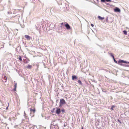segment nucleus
Here are the masks:
<instances>
[{
  "label": "nucleus",
  "instance_id": "nucleus-1",
  "mask_svg": "<svg viewBox=\"0 0 129 129\" xmlns=\"http://www.w3.org/2000/svg\"><path fill=\"white\" fill-rule=\"evenodd\" d=\"M125 63H127V62L121 59L119 60L118 62V64L122 66L124 65V64Z\"/></svg>",
  "mask_w": 129,
  "mask_h": 129
},
{
  "label": "nucleus",
  "instance_id": "nucleus-2",
  "mask_svg": "<svg viewBox=\"0 0 129 129\" xmlns=\"http://www.w3.org/2000/svg\"><path fill=\"white\" fill-rule=\"evenodd\" d=\"M60 106H61L62 105L65 104L66 103V102L64 99H60Z\"/></svg>",
  "mask_w": 129,
  "mask_h": 129
},
{
  "label": "nucleus",
  "instance_id": "nucleus-3",
  "mask_svg": "<svg viewBox=\"0 0 129 129\" xmlns=\"http://www.w3.org/2000/svg\"><path fill=\"white\" fill-rule=\"evenodd\" d=\"M64 23L65 24V26L67 29H70V26L67 23L65 22Z\"/></svg>",
  "mask_w": 129,
  "mask_h": 129
},
{
  "label": "nucleus",
  "instance_id": "nucleus-4",
  "mask_svg": "<svg viewBox=\"0 0 129 129\" xmlns=\"http://www.w3.org/2000/svg\"><path fill=\"white\" fill-rule=\"evenodd\" d=\"M57 110L56 111V113L58 114H59L60 112V109L59 108H56Z\"/></svg>",
  "mask_w": 129,
  "mask_h": 129
},
{
  "label": "nucleus",
  "instance_id": "nucleus-5",
  "mask_svg": "<svg viewBox=\"0 0 129 129\" xmlns=\"http://www.w3.org/2000/svg\"><path fill=\"white\" fill-rule=\"evenodd\" d=\"M114 11L115 12H119L120 11V10L118 8H116L114 10Z\"/></svg>",
  "mask_w": 129,
  "mask_h": 129
},
{
  "label": "nucleus",
  "instance_id": "nucleus-6",
  "mask_svg": "<svg viewBox=\"0 0 129 129\" xmlns=\"http://www.w3.org/2000/svg\"><path fill=\"white\" fill-rule=\"evenodd\" d=\"M3 81L4 82H6L7 81V77L5 76H4L3 78Z\"/></svg>",
  "mask_w": 129,
  "mask_h": 129
},
{
  "label": "nucleus",
  "instance_id": "nucleus-7",
  "mask_svg": "<svg viewBox=\"0 0 129 129\" xmlns=\"http://www.w3.org/2000/svg\"><path fill=\"white\" fill-rule=\"evenodd\" d=\"M25 37L27 40H30V37L28 35H25Z\"/></svg>",
  "mask_w": 129,
  "mask_h": 129
},
{
  "label": "nucleus",
  "instance_id": "nucleus-8",
  "mask_svg": "<svg viewBox=\"0 0 129 129\" xmlns=\"http://www.w3.org/2000/svg\"><path fill=\"white\" fill-rule=\"evenodd\" d=\"M98 18L100 20H102L104 19L105 18L104 17H102L100 16H98Z\"/></svg>",
  "mask_w": 129,
  "mask_h": 129
},
{
  "label": "nucleus",
  "instance_id": "nucleus-9",
  "mask_svg": "<svg viewBox=\"0 0 129 129\" xmlns=\"http://www.w3.org/2000/svg\"><path fill=\"white\" fill-rule=\"evenodd\" d=\"M77 78V77L76 76L74 75L72 76V80H74L75 79H76Z\"/></svg>",
  "mask_w": 129,
  "mask_h": 129
},
{
  "label": "nucleus",
  "instance_id": "nucleus-10",
  "mask_svg": "<svg viewBox=\"0 0 129 129\" xmlns=\"http://www.w3.org/2000/svg\"><path fill=\"white\" fill-rule=\"evenodd\" d=\"M17 83H16L14 86V90L15 91H16V88L17 87Z\"/></svg>",
  "mask_w": 129,
  "mask_h": 129
},
{
  "label": "nucleus",
  "instance_id": "nucleus-11",
  "mask_svg": "<svg viewBox=\"0 0 129 129\" xmlns=\"http://www.w3.org/2000/svg\"><path fill=\"white\" fill-rule=\"evenodd\" d=\"M30 111L31 112H33L34 113L35 111V109H32L31 108H30Z\"/></svg>",
  "mask_w": 129,
  "mask_h": 129
},
{
  "label": "nucleus",
  "instance_id": "nucleus-12",
  "mask_svg": "<svg viewBox=\"0 0 129 129\" xmlns=\"http://www.w3.org/2000/svg\"><path fill=\"white\" fill-rule=\"evenodd\" d=\"M32 67V66L30 64H28V66L26 67V68L28 69H30Z\"/></svg>",
  "mask_w": 129,
  "mask_h": 129
},
{
  "label": "nucleus",
  "instance_id": "nucleus-13",
  "mask_svg": "<svg viewBox=\"0 0 129 129\" xmlns=\"http://www.w3.org/2000/svg\"><path fill=\"white\" fill-rule=\"evenodd\" d=\"M18 59L20 61H22L21 57L20 56L18 57Z\"/></svg>",
  "mask_w": 129,
  "mask_h": 129
},
{
  "label": "nucleus",
  "instance_id": "nucleus-14",
  "mask_svg": "<svg viewBox=\"0 0 129 129\" xmlns=\"http://www.w3.org/2000/svg\"><path fill=\"white\" fill-rule=\"evenodd\" d=\"M123 33L125 35H127V32L125 30H124L123 31Z\"/></svg>",
  "mask_w": 129,
  "mask_h": 129
},
{
  "label": "nucleus",
  "instance_id": "nucleus-15",
  "mask_svg": "<svg viewBox=\"0 0 129 129\" xmlns=\"http://www.w3.org/2000/svg\"><path fill=\"white\" fill-rule=\"evenodd\" d=\"M115 107V106H114V105L112 106L111 108V110H113V108H114Z\"/></svg>",
  "mask_w": 129,
  "mask_h": 129
},
{
  "label": "nucleus",
  "instance_id": "nucleus-16",
  "mask_svg": "<svg viewBox=\"0 0 129 129\" xmlns=\"http://www.w3.org/2000/svg\"><path fill=\"white\" fill-rule=\"evenodd\" d=\"M78 82L80 84H82V83L80 80H78Z\"/></svg>",
  "mask_w": 129,
  "mask_h": 129
},
{
  "label": "nucleus",
  "instance_id": "nucleus-17",
  "mask_svg": "<svg viewBox=\"0 0 129 129\" xmlns=\"http://www.w3.org/2000/svg\"><path fill=\"white\" fill-rule=\"evenodd\" d=\"M56 108H53V110H52V111H51V112H52V113H53L54 111L55 110V109Z\"/></svg>",
  "mask_w": 129,
  "mask_h": 129
},
{
  "label": "nucleus",
  "instance_id": "nucleus-18",
  "mask_svg": "<svg viewBox=\"0 0 129 129\" xmlns=\"http://www.w3.org/2000/svg\"><path fill=\"white\" fill-rule=\"evenodd\" d=\"M110 54L111 55V56L113 58H114V56L113 55L112 53H110Z\"/></svg>",
  "mask_w": 129,
  "mask_h": 129
},
{
  "label": "nucleus",
  "instance_id": "nucleus-19",
  "mask_svg": "<svg viewBox=\"0 0 129 129\" xmlns=\"http://www.w3.org/2000/svg\"><path fill=\"white\" fill-rule=\"evenodd\" d=\"M113 59H114V62L116 63H117V61L115 60V59L114 58H113Z\"/></svg>",
  "mask_w": 129,
  "mask_h": 129
},
{
  "label": "nucleus",
  "instance_id": "nucleus-20",
  "mask_svg": "<svg viewBox=\"0 0 129 129\" xmlns=\"http://www.w3.org/2000/svg\"><path fill=\"white\" fill-rule=\"evenodd\" d=\"M61 111L63 113L64 112H65V110L64 109H62L61 110Z\"/></svg>",
  "mask_w": 129,
  "mask_h": 129
},
{
  "label": "nucleus",
  "instance_id": "nucleus-21",
  "mask_svg": "<svg viewBox=\"0 0 129 129\" xmlns=\"http://www.w3.org/2000/svg\"><path fill=\"white\" fill-rule=\"evenodd\" d=\"M106 2H111V1L110 0H106Z\"/></svg>",
  "mask_w": 129,
  "mask_h": 129
},
{
  "label": "nucleus",
  "instance_id": "nucleus-22",
  "mask_svg": "<svg viewBox=\"0 0 129 129\" xmlns=\"http://www.w3.org/2000/svg\"><path fill=\"white\" fill-rule=\"evenodd\" d=\"M61 26H63L64 25V23L63 22L61 23L60 24Z\"/></svg>",
  "mask_w": 129,
  "mask_h": 129
},
{
  "label": "nucleus",
  "instance_id": "nucleus-23",
  "mask_svg": "<svg viewBox=\"0 0 129 129\" xmlns=\"http://www.w3.org/2000/svg\"><path fill=\"white\" fill-rule=\"evenodd\" d=\"M101 1L102 2H105V0H101Z\"/></svg>",
  "mask_w": 129,
  "mask_h": 129
},
{
  "label": "nucleus",
  "instance_id": "nucleus-24",
  "mask_svg": "<svg viewBox=\"0 0 129 129\" xmlns=\"http://www.w3.org/2000/svg\"><path fill=\"white\" fill-rule=\"evenodd\" d=\"M91 25L92 27H93V26H94V25L93 24H91Z\"/></svg>",
  "mask_w": 129,
  "mask_h": 129
},
{
  "label": "nucleus",
  "instance_id": "nucleus-25",
  "mask_svg": "<svg viewBox=\"0 0 129 129\" xmlns=\"http://www.w3.org/2000/svg\"><path fill=\"white\" fill-rule=\"evenodd\" d=\"M9 120H10V121H12L11 120V118H9Z\"/></svg>",
  "mask_w": 129,
  "mask_h": 129
},
{
  "label": "nucleus",
  "instance_id": "nucleus-26",
  "mask_svg": "<svg viewBox=\"0 0 129 129\" xmlns=\"http://www.w3.org/2000/svg\"><path fill=\"white\" fill-rule=\"evenodd\" d=\"M118 121L119 122H120V123H121V122H120V120H118Z\"/></svg>",
  "mask_w": 129,
  "mask_h": 129
},
{
  "label": "nucleus",
  "instance_id": "nucleus-27",
  "mask_svg": "<svg viewBox=\"0 0 129 129\" xmlns=\"http://www.w3.org/2000/svg\"><path fill=\"white\" fill-rule=\"evenodd\" d=\"M81 129H84V128H83V127H82V128H81Z\"/></svg>",
  "mask_w": 129,
  "mask_h": 129
},
{
  "label": "nucleus",
  "instance_id": "nucleus-28",
  "mask_svg": "<svg viewBox=\"0 0 129 129\" xmlns=\"http://www.w3.org/2000/svg\"><path fill=\"white\" fill-rule=\"evenodd\" d=\"M97 1H98L99 0H96Z\"/></svg>",
  "mask_w": 129,
  "mask_h": 129
}]
</instances>
